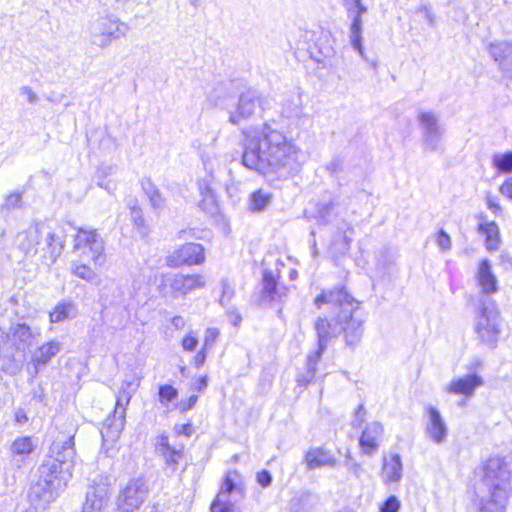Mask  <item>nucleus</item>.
I'll return each instance as SVG.
<instances>
[{
    "mask_svg": "<svg viewBox=\"0 0 512 512\" xmlns=\"http://www.w3.org/2000/svg\"><path fill=\"white\" fill-rule=\"evenodd\" d=\"M242 136V164L246 168L277 179H288L301 171L305 154L284 132L263 123L243 129Z\"/></svg>",
    "mask_w": 512,
    "mask_h": 512,
    "instance_id": "nucleus-1",
    "label": "nucleus"
},
{
    "mask_svg": "<svg viewBox=\"0 0 512 512\" xmlns=\"http://www.w3.org/2000/svg\"><path fill=\"white\" fill-rule=\"evenodd\" d=\"M55 429L48 455L38 471L42 479L62 492L72 478L76 464L74 439L78 425L72 417L59 415L55 419Z\"/></svg>",
    "mask_w": 512,
    "mask_h": 512,
    "instance_id": "nucleus-2",
    "label": "nucleus"
},
{
    "mask_svg": "<svg viewBox=\"0 0 512 512\" xmlns=\"http://www.w3.org/2000/svg\"><path fill=\"white\" fill-rule=\"evenodd\" d=\"M314 304L317 308H321L324 304H329L338 309L334 322L325 318L331 323L332 329L336 328L338 331L333 339L337 338L340 333H343L347 346L353 348L360 343L366 317L360 307V302L352 297L344 286L323 290L314 299Z\"/></svg>",
    "mask_w": 512,
    "mask_h": 512,
    "instance_id": "nucleus-3",
    "label": "nucleus"
},
{
    "mask_svg": "<svg viewBox=\"0 0 512 512\" xmlns=\"http://www.w3.org/2000/svg\"><path fill=\"white\" fill-rule=\"evenodd\" d=\"M511 492L507 463L499 457L488 459L479 485L480 512H506Z\"/></svg>",
    "mask_w": 512,
    "mask_h": 512,
    "instance_id": "nucleus-4",
    "label": "nucleus"
},
{
    "mask_svg": "<svg viewBox=\"0 0 512 512\" xmlns=\"http://www.w3.org/2000/svg\"><path fill=\"white\" fill-rule=\"evenodd\" d=\"M139 385L140 378L135 375L123 380L116 396L113 414L106 418L101 429L103 441L115 442L120 437L125 425L126 409Z\"/></svg>",
    "mask_w": 512,
    "mask_h": 512,
    "instance_id": "nucleus-5",
    "label": "nucleus"
},
{
    "mask_svg": "<svg viewBox=\"0 0 512 512\" xmlns=\"http://www.w3.org/2000/svg\"><path fill=\"white\" fill-rule=\"evenodd\" d=\"M475 332L482 344L496 348L501 333V316L493 299L478 303Z\"/></svg>",
    "mask_w": 512,
    "mask_h": 512,
    "instance_id": "nucleus-6",
    "label": "nucleus"
},
{
    "mask_svg": "<svg viewBox=\"0 0 512 512\" xmlns=\"http://www.w3.org/2000/svg\"><path fill=\"white\" fill-rule=\"evenodd\" d=\"M314 327L317 334L318 347L316 351L308 354L306 371L298 374L297 376V382L302 386L309 384L314 379L318 362L320 361L324 351L327 349L328 344L338 333L337 329H332L331 323L324 317L317 318Z\"/></svg>",
    "mask_w": 512,
    "mask_h": 512,
    "instance_id": "nucleus-7",
    "label": "nucleus"
},
{
    "mask_svg": "<svg viewBox=\"0 0 512 512\" xmlns=\"http://www.w3.org/2000/svg\"><path fill=\"white\" fill-rule=\"evenodd\" d=\"M205 285L204 275L175 273L162 275L158 290L163 296L180 298L194 290L204 288Z\"/></svg>",
    "mask_w": 512,
    "mask_h": 512,
    "instance_id": "nucleus-8",
    "label": "nucleus"
},
{
    "mask_svg": "<svg viewBox=\"0 0 512 512\" xmlns=\"http://www.w3.org/2000/svg\"><path fill=\"white\" fill-rule=\"evenodd\" d=\"M269 101L256 90L249 89L240 94L237 104L229 111V122L239 125L254 117L261 116Z\"/></svg>",
    "mask_w": 512,
    "mask_h": 512,
    "instance_id": "nucleus-9",
    "label": "nucleus"
},
{
    "mask_svg": "<svg viewBox=\"0 0 512 512\" xmlns=\"http://www.w3.org/2000/svg\"><path fill=\"white\" fill-rule=\"evenodd\" d=\"M104 242L96 230L79 229L74 237L73 253L82 260L92 261L95 265L103 264Z\"/></svg>",
    "mask_w": 512,
    "mask_h": 512,
    "instance_id": "nucleus-10",
    "label": "nucleus"
},
{
    "mask_svg": "<svg viewBox=\"0 0 512 512\" xmlns=\"http://www.w3.org/2000/svg\"><path fill=\"white\" fill-rule=\"evenodd\" d=\"M422 132L423 147L430 152L442 151L445 128L439 116L432 111H420L417 116Z\"/></svg>",
    "mask_w": 512,
    "mask_h": 512,
    "instance_id": "nucleus-11",
    "label": "nucleus"
},
{
    "mask_svg": "<svg viewBox=\"0 0 512 512\" xmlns=\"http://www.w3.org/2000/svg\"><path fill=\"white\" fill-rule=\"evenodd\" d=\"M128 31V26L118 19L103 16L96 19L90 27L93 44L105 48L112 40L119 39Z\"/></svg>",
    "mask_w": 512,
    "mask_h": 512,
    "instance_id": "nucleus-12",
    "label": "nucleus"
},
{
    "mask_svg": "<svg viewBox=\"0 0 512 512\" xmlns=\"http://www.w3.org/2000/svg\"><path fill=\"white\" fill-rule=\"evenodd\" d=\"M149 492L144 478L130 480L121 490L117 498V507L122 512H132L146 500Z\"/></svg>",
    "mask_w": 512,
    "mask_h": 512,
    "instance_id": "nucleus-13",
    "label": "nucleus"
},
{
    "mask_svg": "<svg viewBox=\"0 0 512 512\" xmlns=\"http://www.w3.org/2000/svg\"><path fill=\"white\" fill-rule=\"evenodd\" d=\"M280 273L264 269L262 275V290L260 302L264 306L272 307L286 301L289 289L279 283Z\"/></svg>",
    "mask_w": 512,
    "mask_h": 512,
    "instance_id": "nucleus-14",
    "label": "nucleus"
},
{
    "mask_svg": "<svg viewBox=\"0 0 512 512\" xmlns=\"http://www.w3.org/2000/svg\"><path fill=\"white\" fill-rule=\"evenodd\" d=\"M110 483L106 477H97L88 487L82 512H103L110 497Z\"/></svg>",
    "mask_w": 512,
    "mask_h": 512,
    "instance_id": "nucleus-15",
    "label": "nucleus"
},
{
    "mask_svg": "<svg viewBox=\"0 0 512 512\" xmlns=\"http://www.w3.org/2000/svg\"><path fill=\"white\" fill-rule=\"evenodd\" d=\"M424 418L426 437L437 445L446 443L449 429L440 411L432 405H427L424 409Z\"/></svg>",
    "mask_w": 512,
    "mask_h": 512,
    "instance_id": "nucleus-16",
    "label": "nucleus"
},
{
    "mask_svg": "<svg viewBox=\"0 0 512 512\" xmlns=\"http://www.w3.org/2000/svg\"><path fill=\"white\" fill-rule=\"evenodd\" d=\"M306 37L311 42L308 51L317 62H322L324 59L330 58L334 55V38L330 31L320 29L318 31H310Z\"/></svg>",
    "mask_w": 512,
    "mask_h": 512,
    "instance_id": "nucleus-17",
    "label": "nucleus"
},
{
    "mask_svg": "<svg viewBox=\"0 0 512 512\" xmlns=\"http://www.w3.org/2000/svg\"><path fill=\"white\" fill-rule=\"evenodd\" d=\"M484 384L485 380L481 374L466 373L452 379L445 387V391L449 394L460 395L465 399H470Z\"/></svg>",
    "mask_w": 512,
    "mask_h": 512,
    "instance_id": "nucleus-18",
    "label": "nucleus"
},
{
    "mask_svg": "<svg viewBox=\"0 0 512 512\" xmlns=\"http://www.w3.org/2000/svg\"><path fill=\"white\" fill-rule=\"evenodd\" d=\"M205 259L204 248L197 243H186L167 257V265L180 267L198 265Z\"/></svg>",
    "mask_w": 512,
    "mask_h": 512,
    "instance_id": "nucleus-19",
    "label": "nucleus"
},
{
    "mask_svg": "<svg viewBox=\"0 0 512 512\" xmlns=\"http://www.w3.org/2000/svg\"><path fill=\"white\" fill-rule=\"evenodd\" d=\"M475 280L480 289L478 303L485 299H492L491 296L499 290L498 280L492 271L491 262L488 259H483L479 263Z\"/></svg>",
    "mask_w": 512,
    "mask_h": 512,
    "instance_id": "nucleus-20",
    "label": "nucleus"
},
{
    "mask_svg": "<svg viewBox=\"0 0 512 512\" xmlns=\"http://www.w3.org/2000/svg\"><path fill=\"white\" fill-rule=\"evenodd\" d=\"M61 493L58 489L52 487L47 480L39 479L34 483L28 492V499L31 505L36 509H46Z\"/></svg>",
    "mask_w": 512,
    "mask_h": 512,
    "instance_id": "nucleus-21",
    "label": "nucleus"
},
{
    "mask_svg": "<svg viewBox=\"0 0 512 512\" xmlns=\"http://www.w3.org/2000/svg\"><path fill=\"white\" fill-rule=\"evenodd\" d=\"M44 231V225L36 222L31 224L27 229L19 232L15 239L16 247L21 250L26 257L35 256L37 253V245L40 243Z\"/></svg>",
    "mask_w": 512,
    "mask_h": 512,
    "instance_id": "nucleus-22",
    "label": "nucleus"
},
{
    "mask_svg": "<svg viewBox=\"0 0 512 512\" xmlns=\"http://www.w3.org/2000/svg\"><path fill=\"white\" fill-rule=\"evenodd\" d=\"M487 51L498 64L502 73L512 78V41L502 40L490 42Z\"/></svg>",
    "mask_w": 512,
    "mask_h": 512,
    "instance_id": "nucleus-23",
    "label": "nucleus"
},
{
    "mask_svg": "<svg viewBox=\"0 0 512 512\" xmlns=\"http://www.w3.org/2000/svg\"><path fill=\"white\" fill-rule=\"evenodd\" d=\"M62 349L63 344L56 339L43 343L36 348L31 357V363L35 370L34 375H37L42 368L46 367Z\"/></svg>",
    "mask_w": 512,
    "mask_h": 512,
    "instance_id": "nucleus-24",
    "label": "nucleus"
},
{
    "mask_svg": "<svg viewBox=\"0 0 512 512\" xmlns=\"http://www.w3.org/2000/svg\"><path fill=\"white\" fill-rule=\"evenodd\" d=\"M307 470H314L323 467L335 468L338 464L335 456L322 447L310 448L304 457Z\"/></svg>",
    "mask_w": 512,
    "mask_h": 512,
    "instance_id": "nucleus-25",
    "label": "nucleus"
},
{
    "mask_svg": "<svg viewBox=\"0 0 512 512\" xmlns=\"http://www.w3.org/2000/svg\"><path fill=\"white\" fill-rule=\"evenodd\" d=\"M237 490V486L231 478L230 474H227L221 489L211 504V512H238L234 504L230 501V495L232 492Z\"/></svg>",
    "mask_w": 512,
    "mask_h": 512,
    "instance_id": "nucleus-26",
    "label": "nucleus"
},
{
    "mask_svg": "<svg viewBox=\"0 0 512 512\" xmlns=\"http://www.w3.org/2000/svg\"><path fill=\"white\" fill-rule=\"evenodd\" d=\"M383 431L382 424L376 421L365 427L359 440L360 448L364 454L372 455L378 449Z\"/></svg>",
    "mask_w": 512,
    "mask_h": 512,
    "instance_id": "nucleus-27",
    "label": "nucleus"
},
{
    "mask_svg": "<svg viewBox=\"0 0 512 512\" xmlns=\"http://www.w3.org/2000/svg\"><path fill=\"white\" fill-rule=\"evenodd\" d=\"M354 228L350 222L342 220L336 228V234L331 242L330 250L337 256L345 255L350 249Z\"/></svg>",
    "mask_w": 512,
    "mask_h": 512,
    "instance_id": "nucleus-28",
    "label": "nucleus"
},
{
    "mask_svg": "<svg viewBox=\"0 0 512 512\" xmlns=\"http://www.w3.org/2000/svg\"><path fill=\"white\" fill-rule=\"evenodd\" d=\"M64 249L63 239L53 232H48L45 238V247L42 248L43 262L47 266L56 263L57 259L61 256Z\"/></svg>",
    "mask_w": 512,
    "mask_h": 512,
    "instance_id": "nucleus-29",
    "label": "nucleus"
},
{
    "mask_svg": "<svg viewBox=\"0 0 512 512\" xmlns=\"http://www.w3.org/2000/svg\"><path fill=\"white\" fill-rule=\"evenodd\" d=\"M213 176L202 178L198 181V189L202 196L199 207L208 213H214L217 210V201L212 188Z\"/></svg>",
    "mask_w": 512,
    "mask_h": 512,
    "instance_id": "nucleus-30",
    "label": "nucleus"
},
{
    "mask_svg": "<svg viewBox=\"0 0 512 512\" xmlns=\"http://www.w3.org/2000/svg\"><path fill=\"white\" fill-rule=\"evenodd\" d=\"M362 17L363 16L356 15L355 17L350 18L351 24L349 27V41H350V44L353 47V49L358 52L359 56L363 60H367L366 53L364 51V47H363V43H362V40H363V37H362L363 19H362Z\"/></svg>",
    "mask_w": 512,
    "mask_h": 512,
    "instance_id": "nucleus-31",
    "label": "nucleus"
},
{
    "mask_svg": "<svg viewBox=\"0 0 512 512\" xmlns=\"http://www.w3.org/2000/svg\"><path fill=\"white\" fill-rule=\"evenodd\" d=\"M402 461L399 454L384 459L382 467V478L385 483L398 482L402 477Z\"/></svg>",
    "mask_w": 512,
    "mask_h": 512,
    "instance_id": "nucleus-32",
    "label": "nucleus"
},
{
    "mask_svg": "<svg viewBox=\"0 0 512 512\" xmlns=\"http://www.w3.org/2000/svg\"><path fill=\"white\" fill-rule=\"evenodd\" d=\"M77 314L78 309L73 301L62 300L50 312L49 318L52 323H60L75 318Z\"/></svg>",
    "mask_w": 512,
    "mask_h": 512,
    "instance_id": "nucleus-33",
    "label": "nucleus"
},
{
    "mask_svg": "<svg viewBox=\"0 0 512 512\" xmlns=\"http://www.w3.org/2000/svg\"><path fill=\"white\" fill-rule=\"evenodd\" d=\"M317 502V496L305 491L294 495L290 501V508L293 512H310Z\"/></svg>",
    "mask_w": 512,
    "mask_h": 512,
    "instance_id": "nucleus-34",
    "label": "nucleus"
},
{
    "mask_svg": "<svg viewBox=\"0 0 512 512\" xmlns=\"http://www.w3.org/2000/svg\"><path fill=\"white\" fill-rule=\"evenodd\" d=\"M141 187L145 195L149 199L150 205L153 209H161L164 205V198L162 197L159 189L149 179L145 178L141 181Z\"/></svg>",
    "mask_w": 512,
    "mask_h": 512,
    "instance_id": "nucleus-35",
    "label": "nucleus"
},
{
    "mask_svg": "<svg viewBox=\"0 0 512 512\" xmlns=\"http://www.w3.org/2000/svg\"><path fill=\"white\" fill-rule=\"evenodd\" d=\"M272 201V194L259 189L251 195L250 207L253 211L261 212L265 210Z\"/></svg>",
    "mask_w": 512,
    "mask_h": 512,
    "instance_id": "nucleus-36",
    "label": "nucleus"
},
{
    "mask_svg": "<svg viewBox=\"0 0 512 512\" xmlns=\"http://www.w3.org/2000/svg\"><path fill=\"white\" fill-rule=\"evenodd\" d=\"M479 230L486 235V247L495 250L498 246V226L494 222L480 224Z\"/></svg>",
    "mask_w": 512,
    "mask_h": 512,
    "instance_id": "nucleus-37",
    "label": "nucleus"
},
{
    "mask_svg": "<svg viewBox=\"0 0 512 512\" xmlns=\"http://www.w3.org/2000/svg\"><path fill=\"white\" fill-rule=\"evenodd\" d=\"M165 463V470L169 474H173L178 467L179 461L182 459V452L175 448L160 453Z\"/></svg>",
    "mask_w": 512,
    "mask_h": 512,
    "instance_id": "nucleus-38",
    "label": "nucleus"
},
{
    "mask_svg": "<svg viewBox=\"0 0 512 512\" xmlns=\"http://www.w3.org/2000/svg\"><path fill=\"white\" fill-rule=\"evenodd\" d=\"M34 449L32 440L30 437H19L11 444V453L18 456L29 455Z\"/></svg>",
    "mask_w": 512,
    "mask_h": 512,
    "instance_id": "nucleus-39",
    "label": "nucleus"
},
{
    "mask_svg": "<svg viewBox=\"0 0 512 512\" xmlns=\"http://www.w3.org/2000/svg\"><path fill=\"white\" fill-rule=\"evenodd\" d=\"M72 273L81 279H84L88 282H92L97 278V274L95 271L90 268L86 263L73 262L71 265Z\"/></svg>",
    "mask_w": 512,
    "mask_h": 512,
    "instance_id": "nucleus-40",
    "label": "nucleus"
},
{
    "mask_svg": "<svg viewBox=\"0 0 512 512\" xmlns=\"http://www.w3.org/2000/svg\"><path fill=\"white\" fill-rule=\"evenodd\" d=\"M282 113L287 118L300 117L303 114V106L300 95H297L295 99L286 101L283 105Z\"/></svg>",
    "mask_w": 512,
    "mask_h": 512,
    "instance_id": "nucleus-41",
    "label": "nucleus"
},
{
    "mask_svg": "<svg viewBox=\"0 0 512 512\" xmlns=\"http://www.w3.org/2000/svg\"><path fill=\"white\" fill-rule=\"evenodd\" d=\"M494 167L502 173L512 172V152L496 154L492 159Z\"/></svg>",
    "mask_w": 512,
    "mask_h": 512,
    "instance_id": "nucleus-42",
    "label": "nucleus"
},
{
    "mask_svg": "<svg viewBox=\"0 0 512 512\" xmlns=\"http://www.w3.org/2000/svg\"><path fill=\"white\" fill-rule=\"evenodd\" d=\"M159 401L162 405L167 406V404L178 396V391L171 385H161L159 387Z\"/></svg>",
    "mask_w": 512,
    "mask_h": 512,
    "instance_id": "nucleus-43",
    "label": "nucleus"
},
{
    "mask_svg": "<svg viewBox=\"0 0 512 512\" xmlns=\"http://www.w3.org/2000/svg\"><path fill=\"white\" fill-rule=\"evenodd\" d=\"M22 204V194L20 192H13L8 194L3 204L1 205V210H13L16 208H20Z\"/></svg>",
    "mask_w": 512,
    "mask_h": 512,
    "instance_id": "nucleus-44",
    "label": "nucleus"
},
{
    "mask_svg": "<svg viewBox=\"0 0 512 512\" xmlns=\"http://www.w3.org/2000/svg\"><path fill=\"white\" fill-rule=\"evenodd\" d=\"M129 209L131 220L133 221L134 225L137 226L138 228L144 227L145 220L143 217V213L141 208L137 205L136 200L133 203H129Z\"/></svg>",
    "mask_w": 512,
    "mask_h": 512,
    "instance_id": "nucleus-45",
    "label": "nucleus"
},
{
    "mask_svg": "<svg viewBox=\"0 0 512 512\" xmlns=\"http://www.w3.org/2000/svg\"><path fill=\"white\" fill-rule=\"evenodd\" d=\"M221 287L222 295L220 298V304L224 306L232 299L234 295V288L227 279L222 280Z\"/></svg>",
    "mask_w": 512,
    "mask_h": 512,
    "instance_id": "nucleus-46",
    "label": "nucleus"
},
{
    "mask_svg": "<svg viewBox=\"0 0 512 512\" xmlns=\"http://www.w3.org/2000/svg\"><path fill=\"white\" fill-rule=\"evenodd\" d=\"M219 336V330L217 328H207L204 334L203 347L204 349L211 348L216 342Z\"/></svg>",
    "mask_w": 512,
    "mask_h": 512,
    "instance_id": "nucleus-47",
    "label": "nucleus"
},
{
    "mask_svg": "<svg viewBox=\"0 0 512 512\" xmlns=\"http://www.w3.org/2000/svg\"><path fill=\"white\" fill-rule=\"evenodd\" d=\"M400 501L396 496H390L380 507V512H398Z\"/></svg>",
    "mask_w": 512,
    "mask_h": 512,
    "instance_id": "nucleus-48",
    "label": "nucleus"
},
{
    "mask_svg": "<svg viewBox=\"0 0 512 512\" xmlns=\"http://www.w3.org/2000/svg\"><path fill=\"white\" fill-rule=\"evenodd\" d=\"M436 243H437L438 247L444 252L451 249V238L442 229L438 232V235L436 238Z\"/></svg>",
    "mask_w": 512,
    "mask_h": 512,
    "instance_id": "nucleus-49",
    "label": "nucleus"
},
{
    "mask_svg": "<svg viewBox=\"0 0 512 512\" xmlns=\"http://www.w3.org/2000/svg\"><path fill=\"white\" fill-rule=\"evenodd\" d=\"M343 170V160L339 157L333 158L329 163L326 165V171L331 176H336Z\"/></svg>",
    "mask_w": 512,
    "mask_h": 512,
    "instance_id": "nucleus-50",
    "label": "nucleus"
},
{
    "mask_svg": "<svg viewBox=\"0 0 512 512\" xmlns=\"http://www.w3.org/2000/svg\"><path fill=\"white\" fill-rule=\"evenodd\" d=\"M14 335L22 341L27 340L31 336L29 326L26 324H18L14 330Z\"/></svg>",
    "mask_w": 512,
    "mask_h": 512,
    "instance_id": "nucleus-51",
    "label": "nucleus"
},
{
    "mask_svg": "<svg viewBox=\"0 0 512 512\" xmlns=\"http://www.w3.org/2000/svg\"><path fill=\"white\" fill-rule=\"evenodd\" d=\"M198 344V339L193 335H187L182 340V348L185 351H194Z\"/></svg>",
    "mask_w": 512,
    "mask_h": 512,
    "instance_id": "nucleus-52",
    "label": "nucleus"
},
{
    "mask_svg": "<svg viewBox=\"0 0 512 512\" xmlns=\"http://www.w3.org/2000/svg\"><path fill=\"white\" fill-rule=\"evenodd\" d=\"M346 467L348 471L351 472L355 477L359 478L361 476L362 467L353 458H348L346 460Z\"/></svg>",
    "mask_w": 512,
    "mask_h": 512,
    "instance_id": "nucleus-53",
    "label": "nucleus"
},
{
    "mask_svg": "<svg viewBox=\"0 0 512 512\" xmlns=\"http://www.w3.org/2000/svg\"><path fill=\"white\" fill-rule=\"evenodd\" d=\"M483 361L479 358H474L466 367L467 373H476L480 374L483 370Z\"/></svg>",
    "mask_w": 512,
    "mask_h": 512,
    "instance_id": "nucleus-54",
    "label": "nucleus"
},
{
    "mask_svg": "<svg viewBox=\"0 0 512 512\" xmlns=\"http://www.w3.org/2000/svg\"><path fill=\"white\" fill-rule=\"evenodd\" d=\"M226 94V89L223 86H219L213 91V94L210 96L211 101H213L215 106H223V101L220 99L221 95Z\"/></svg>",
    "mask_w": 512,
    "mask_h": 512,
    "instance_id": "nucleus-55",
    "label": "nucleus"
},
{
    "mask_svg": "<svg viewBox=\"0 0 512 512\" xmlns=\"http://www.w3.org/2000/svg\"><path fill=\"white\" fill-rule=\"evenodd\" d=\"M257 481L262 487H268L272 482V476L267 470L257 474Z\"/></svg>",
    "mask_w": 512,
    "mask_h": 512,
    "instance_id": "nucleus-56",
    "label": "nucleus"
},
{
    "mask_svg": "<svg viewBox=\"0 0 512 512\" xmlns=\"http://www.w3.org/2000/svg\"><path fill=\"white\" fill-rule=\"evenodd\" d=\"M20 93L21 95L25 96L27 98V101L31 104L35 103L38 100V96L29 86L21 87Z\"/></svg>",
    "mask_w": 512,
    "mask_h": 512,
    "instance_id": "nucleus-57",
    "label": "nucleus"
},
{
    "mask_svg": "<svg viewBox=\"0 0 512 512\" xmlns=\"http://www.w3.org/2000/svg\"><path fill=\"white\" fill-rule=\"evenodd\" d=\"M14 420L17 424L23 425L27 423L28 416L24 409L17 408L14 412Z\"/></svg>",
    "mask_w": 512,
    "mask_h": 512,
    "instance_id": "nucleus-58",
    "label": "nucleus"
},
{
    "mask_svg": "<svg viewBox=\"0 0 512 512\" xmlns=\"http://www.w3.org/2000/svg\"><path fill=\"white\" fill-rule=\"evenodd\" d=\"M365 415H366V410H365L363 404H361V405H359V407L355 413V419L353 420V425L359 426L361 423H363L364 419H365Z\"/></svg>",
    "mask_w": 512,
    "mask_h": 512,
    "instance_id": "nucleus-59",
    "label": "nucleus"
},
{
    "mask_svg": "<svg viewBox=\"0 0 512 512\" xmlns=\"http://www.w3.org/2000/svg\"><path fill=\"white\" fill-rule=\"evenodd\" d=\"M173 447L170 446L169 444V441H168V437L165 436V435H162L160 438H159V441L157 443V451L159 453H162L166 450H170L172 449Z\"/></svg>",
    "mask_w": 512,
    "mask_h": 512,
    "instance_id": "nucleus-60",
    "label": "nucleus"
},
{
    "mask_svg": "<svg viewBox=\"0 0 512 512\" xmlns=\"http://www.w3.org/2000/svg\"><path fill=\"white\" fill-rule=\"evenodd\" d=\"M500 192L504 195L512 199V178L505 181L501 187Z\"/></svg>",
    "mask_w": 512,
    "mask_h": 512,
    "instance_id": "nucleus-61",
    "label": "nucleus"
},
{
    "mask_svg": "<svg viewBox=\"0 0 512 512\" xmlns=\"http://www.w3.org/2000/svg\"><path fill=\"white\" fill-rule=\"evenodd\" d=\"M208 385V381H207V377L206 376H202V377H199L194 383H193V389L196 390V391H203L206 389Z\"/></svg>",
    "mask_w": 512,
    "mask_h": 512,
    "instance_id": "nucleus-62",
    "label": "nucleus"
},
{
    "mask_svg": "<svg viewBox=\"0 0 512 512\" xmlns=\"http://www.w3.org/2000/svg\"><path fill=\"white\" fill-rule=\"evenodd\" d=\"M206 349L204 347L195 355L194 357V364L196 367L202 366L206 361Z\"/></svg>",
    "mask_w": 512,
    "mask_h": 512,
    "instance_id": "nucleus-63",
    "label": "nucleus"
},
{
    "mask_svg": "<svg viewBox=\"0 0 512 512\" xmlns=\"http://www.w3.org/2000/svg\"><path fill=\"white\" fill-rule=\"evenodd\" d=\"M421 12H423L424 14V17L426 19V21L430 24V25H433L434 22H435V15L433 14V12L431 11V9L427 6H423L421 9H420Z\"/></svg>",
    "mask_w": 512,
    "mask_h": 512,
    "instance_id": "nucleus-64",
    "label": "nucleus"
}]
</instances>
